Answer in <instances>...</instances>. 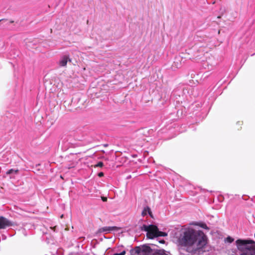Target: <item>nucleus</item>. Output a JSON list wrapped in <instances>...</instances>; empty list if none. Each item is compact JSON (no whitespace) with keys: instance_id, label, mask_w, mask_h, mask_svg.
Returning <instances> with one entry per match:
<instances>
[{"instance_id":"5","label":"nucleus","mask_w":255,"mask_h":255,"mask_svg":"<svg viewBox=\"0 0 255 255\" xmlns=\"http://www.w3.org/2000/svg\"><path fill=\"white\" fill-rule=\"evenodd\" d=\"M118 227L116 226H112V227H104L99 229L97 233L100 234L102 233H110L112 231H117Z\"/></svg>"},{"instance_id":"12","label":"nucleus","mask_w":255,"mask_h":255,"mask_svg":"<svg viewBox=\"0 0 255 255\" xmlns=\"http://www.w3.org/2000/svg\"><path fill=\"white\" fill-rule=\"evenodd\" d=\"M234 241V239L231 236H228L225 238V242L228 243L229 244L232 243Z\"/></svg>"},{"instance_id":"13","label":"nucleus","mask_w":255,"mask_h":255,"mask_svg":"<svg viewBox=\"0 0 255 255\" xmlns=\"http://www.w3.org/2000/svg\"><path fill=\"white\" fill-rule=\"evenodd\" d=\"M135 252L137 255H140L141 253H142L141 251V247H136L135 249Z\"/></svg>"},{"instance_id":"19","label":"nucleus","mask_w":255,"mask_h":255,"mask_svg":"<svg viewBox=\"0 0 255 255\" xmlns=\"http://www.w3.org/2000/svg\"><path fill=\"white\" fill-rule=\"evenodd\" d=\"M159 243L161 244H164L165 243V241L163 239H162L159 241Z\"/></svg>"},{"instance_id":"16","label":"nucleus","mask_w":255,"mask_h":255,"mask_svg":"<svg viewBox=\"0 0 255 255\" xmlns=\"http://www.w3.org/2000/svg\"><path fill=\"white\" fill-rule=\"evenodd\" d=\"M126 254V251L125 250L122 251L120 253H115L113 255H125Z\"/></svg>"},{"instance_id":"4","label":"nucleus","mask_w":255,"mask_h":255,"mask_svg":"<svg viewBox=\"0 0 255 255\" xmlns=\"http://www.w3.org/2000/svg\"><path fill=\"white\" fill-rule=\"evenodd\" d=\"M12 223L6 218L2 216L0 217V229H5L12 226Z\"/></svg>"},{"instance_id":"10","label":"nucleus","mask_w":255,"mask_h":255,"mask_svg":"<svg viewBox=\"0 0 255 255\" xmlns=\"http://www.w3.org/2000/svg\"><path fill=\"white\" fill-rule=\"evenodd\" d=\"M153 255H168L166 253L165 250H157L155 252V254Z\"/></svg>"},{"instance_id":"14","label":"nucleus","mask_w":255,"mask_h":255,"mask_svg":"<svg viewBox=\"0 0 255 255\" xmlns=\"http://www.w3.org/2000/svg\"><path fill=\"white\" fill-rule=\"evenodd\" d=\"M199 226L204 229H209L207 225L205 223H200L199 224Z\"/></svg>"},{"instance_id":"3","label":"nucleus","mask_w":255,"mask_h":255,"mask_svg":"<svg viewBox=\"0 0 255 255\" xmlns=\"http://www.w3.org/2000/svg\"><path fill=\"white\" fill-rule=\"evenodd\" d=\"M167 235V233L159 231L157 226H152V228L146 233L147 238L150 239H153L158 237H165Z\"/></svg>"},{"instance_id":"9","label":"nucleus","mask_w":255,"mask_h":255,"mask_svg":"<svg viewBox=\"0 0 255 255\" xmlns=\"http://www.w3.org/2000/svg\"><path fill=\"white\" fill-rule=\"evenodd\" d=\"M155 226L156 225H146L143 224L140 227V229H141V231L147 232L152 228V226Z\"/></svg>"},{"instance_id":"18","label":"nucleus","mask_w":255,"mask_h":255,"mask_svg":"<svg viewBox=\"0 0 255 255\" xmlns=\"http://www.w3.org/2000/svg\"><path fill=\"white\" fill-rule=\"evenodd\" d=\"M240 255H250V254L248 252H243Z\"/></svg>"},{"instance_id":"17","label":"nucleus","mask_w":255,"mask_h":255,"mask_svg":"<svg viewBox=\"0 0 255 255\" xmlns=\"http://www.w3.org/2000/svg\"><path fill=\"white\" fill-rule=\"evenodd\" d=\"M104 175V172H100L98 173V176L99 177H103Z\"/></svg>"},{"instance_id":"2","label":"nucleus","mask_w":255,"mask_h":255,"mask_svg":"<svg viewBox=\"0 0 255 255\" xmlns=\"http://www.w3.org/2000/svg\"><path fill=\"white\" fill-rule=\"evenodd\" d=\"M237 249L241 252H248L250 255H255V241L252 239H239L235 242Z\"/></svg>"},{"instance_id":"1","label":"nucleus","mask_w":255,"mask_h":255,"mask_svg":"<svg viewBox=\"0 0 255 255\" xmlns=\"http://www.w3.org/2000/svg\"><path fill=\"white\" fill-rule=\"evenodd\" d=\"M206 235L200 231L189 229L180 234L178 239L179 245L182 247H190L195 243L197 249H202L207 244Z\"/></svg>"},{"instance_id":"8","label":"nucleus","mask_w":255,"mask_h":255,"mask_svg":"<svg viewBox=\"0 0 255 255\" xmlns=\"http://www.w3.org/2000/svg\"><path fill=\"white\" fill-rule=\"evenodd\" d=\"M68 57L67 56H63L59 61V65L60 66H65L67 65Z\"/></svg>"},{"instance_id":"20","label":"nucleus","mask_w":255,"mask_h":255,"mask_svg":"<svg viewBox=\"0 0 255 255\" xmlns=\"http://www.w3.org/2000/svg\"><path fill=\"white\" fill-rule=\"evenodd\" d=\"M3 20V19H1V20H0V21H2V20Z\"/></svg>"},{"instance_id":"6","label":"nucleus","mask_w":255,"mask_h":255,"mask_svg":"<svg viewBox=\"0 0 255 255\" xmlns=\"http://www.w3.org/2000/svg\"><path fill=\"white\" fill-rule=\"evenodd\" d=\"M142 255H148L152 252V249L148 245H144L141 247Z\"/></svg>"},{"instance_id":"15","label":"nucleus","mask_w":255,"mask_h":255,"mask_svg":"<svg viewBox=\"0 0 255 255\" xmlns=\"http://www.w3.org/2000/svg\"><path fill=\"white\" fill-rule=\"evenodd\" d=\"M104 166V163L102 161H99L95 165V167H102Z\"/></svg>"},{"instance_id":"11","label":"nucleus","mask_w":255,"mask_h":255,"mask_svg":"<svg viewBox=\"0 0 255 255\" xmlns=\"http://www.w3.org/2000/svg\"><path fill=\"white\" fill-rule=\"evenodd\" d=\"M18 169H10L9 170H8L6 172V174H7V175H9V174H17L18 173Z\"/></svg>"},{"instance_id":"7","label":"nucleus","mask_w":255,"mask_h":255,"mask_svg":"<svg viewBox=\"0 0 255 255\" xmlns=\"http://www.w3.org/2000/svg\"><path fill=\"white\" fill-rule=\"evenodd\" d=\"M147 214H149V215L151 217H152V212L151 211L150 208L148 206H146L143 209L142 213H141V215L142 216H145L147 215Z\"/></svg>"}]
</instances>
